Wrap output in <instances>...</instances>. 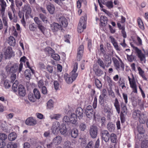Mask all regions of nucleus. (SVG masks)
Masks as SVG:
<instances>
[{
  "instance_id": "nucleus-31",
  "label": "nucleus",
  "mask_w": 148,
  "mask_h": 148,
  "mask_svg": "<svg viewBox=\"0 0 148 148\" xmlns=\"http://www.w3.org/2000/svg\"><path fill=\"white\" fill-rule=\"evenodd\" d=\"M97 63L99 66L102 69H105L106 67V64H104L103 61L100 58L98 59Z\"/></svg>"
},
{
  "instance_id": "nucleus-4",
  "label": "nucleus",
  "mask_w": 148,
  "mask_h": 148,
  "mask_svg": "<svg viewBox=\"0 0 148 148\" xmlns=\"http://www.w3.org/2000/svg\"><path fill=\"white\" fill-rule=\"evenodd\" d=\"M18 64L14 63L12 65H8L5 68V70L8 73H14L18 71Z\"/></svg>"
},
{
  "instance_id": "nucleus-13",
  "label": "nucleus",
  "mask_w": 148,
  "mask_h": 148,
  "mask_svg": "<svg viewBox=\"0 0 148 148\" xmlns=\"http://www.w3.org/2000/svg\"><path fill=\"white\" fill-rule=\"evenodd\" d=\"M18 95L20 96H24L26 93V90L25 87L21 84L19 85L18 89Z\"/></svg>"
},
{
  "instance_id": "nucleus-61",
  "label": "nucleus",
  "mask_w": 148,
  "mask_h": 148,
  "mask_svg": "<svg viewBox=\"0 0 148 148\" xmlns=\"http://www.w3.org/2000/svg\"><path fill=\"white\" fill-rule=\"evenodd\" d=\"M38 27L40 30L41 31V32L44 34L45 28L42 25V24L38 26Z\"/></svg>"
},
{
  "instance_id": "nucleus-51",
  "label": "nucleus",
  "mask_w": 148,
  "mask_h": 148,
  "mask_svg": "<svg viewBox=\"0 0 148 148\" xmlns=\"http://www.w3.org/2000/svg\"><path fill=\"white\" fill-rule=\"evenodd\" d=\"M45 50L47 53L51 55L55 53L54 50L49 47H47L46 48Z\"/></svg>"
},
{
  "instance_id": "nucleus-56",
  "label": "nucleus",
  "mask_w": 148,
  "mask_h": 148,
  "mask_svg": "<svg viewBox=\"0 0 148 148\" xmlns=\"http://www.w3.org/2000/svg\"><path fill=\"white\" fill-rule=\"evenodd\" d=\"M52 58L55 60H59L60 59V57L59 55L57 54L53 53L51 55Z\"/></svg>"
},
{
  "instance_id": "nucleus-24",
  "label": "nucleus",
  "mask_w": 148,
  "mask_h": 148,
  "mask_svg": "<svg viewBox=\"0 0 148 148\" xmlns=\"http://www.w3.org/2000/svg\"><path fill=\"white\" fill-rule=\"evenodd\" d=\"M62 141V137L58 136L54 138L52 142L55 145H57L60 144Z\"/></svg>"
},
{
  "instance_id": "nucleus-35",
  "label": "nucleus",
  "mask_w": 148,
  "mask_h": 148,
  "mask_svg": "<svg viewBox=\"0 0 148 148\" xmlns=\"http://www.w3.org/2000/svg\"><path fill=\"white\" fill-rule=\"evenodd\" d=\"M121 111L120 113H127V109L126 105L123 102L121 103Z\"/></svg>"
},
{
  "instance_id": "nucleus-20",
  "label": "nucleus",
  "mask_w": 148,
  "mask_h": 148,
  "mask_svg": "<svg viewBox=\"0 0 148 148\" xmlns=\"http://www.w3.org/2000/svg\"><path fill=\"white\" fill-rule=\"evenodd\" d=\"M59 22L62 25L63 27H66L68 24V22L66 19L64 17H61L59 18Z\"/></svg>"
},
{
  "instance_id": "nucleus-43",
  "label": "nucleus",
  "mask_w": 148,
  "mask_h": 148,
  "mask_svg": "<svg viewBox=\"0 0 148 148\" xmlns=\"http://www.w3.org/2000/svg\"><path fill=\"white\" fill-rule=\"evenodd\" d=\"M141 148H148V140H145L142 141L141 143Z\"/></svg>"
},
{
  "instance_id": "nucleus-18",
  "label": "nucleus",
  "mask_w": 148,
  "mask_h": 148,
  "mask_svg": "<svg viewBox=\"0 0 148 148\" xmlns=\"http://www.w3.org/2000/svg\"><path fill=\"white\" fill-rule=\"evenodd\" d=\"M136 51L137 56L138 58L140 59L141 61H142L145 60V55L143 54L141 50L139 49L138 48H136Z\"/></svg>"
},
{
  "instance_id": "nucleus-21",
  "label": "nucleus",
  "mask_w": 148,
  "mask_h": 148,
  "mask_svg": "<svg viewBox=\"0 0 148 148\" xmlns=\"http://www.w3.org/2000/svg\"><path fill=\"white\" fill-rule=\"evenodd\" d=\"M13 12L9 11L8 12V15L10 20L13 22H15L17 21L16 17H15L13 9Z\"/></svg>"
},
{
  "instance_id": "nucleus-52",
  "label": "nucleus",
  "mask_w": 148,
  "mask_h": 148,
  "mask_svg": "<svg viewBox=\"0 0 148 148\" xmlns=\"http://www.w3.org/2000/svg\"><path fill=\"white\" fill-rule=\"evenodd\" d=\"M61 116V115L59 114H53L50 116V117L51 119H55L58 120Z\"/></svg>"
},
{
  "instance_id": "nucleus-40",
  "label": "nucleus",
  "mask_w": 148,
  "mask_h": 148,
  "mask_svg": "<svg viewBox=\"0 0 148 148\" xmlns=\"http://www.w3.org/2000/svg\"><path fill=\"white\" fill-rule=\"evenodd\" d=\"M8 43L10 45L14 46L16 43V40L12 36H10L9 38Z\"/></svg>"
},
{
  "instance_id": "nucleus-16",
  "label": "nucleus",
  "mask_w": 148,
  "mask_h": 148,
  "mask_svg": "<svg viewBox=\"0 0 148 148\" xmlns=\"http://www.w3.org/2000/svg\"><path fill=\"white\" fill-rule=\"evenodd\" d=\"M110 39L111 43L112 44L115 49L117 51H120L121 48L118 46V43L115 39L112 36H110Z\"/></svg>"
},
{
  "instance_id": "nucleus-39",
  "label": "nucleus",
  "mask_w": 148,
  "mask_h": 148,
  "mask_svg": "<svg viewBox=\"0 0 148 148\" xmlns=\"http://www.w3.org/2000/svg\"><path fill=\"white\" fill-rule=\"evenodd\" d=\"M139 74L145 80H147V78L145 76L144 71H143L140 67L138 68Z\"/></svg>"
},
{
  "instance_id": "nucleus-45",
  "label": "nucleus",
  "mask_w": 148,
  "mask_h": 148,
  "mask_svg": "<svg viewBox=\"0 0 148 148\" xmlns=\"http://www.w3.org/2000/svg\"><path fill=\"white\" fill-rule=\"evenodd\" d=\"M86 115L88 118L91 119L93 116H95V112L93 111L86 112Z\"/></svg>"
},
{
  "instance_id": "nucleus-37",
  "label": "nucleus",
  "mask_w": 148,
  "mask_h": 148,
  "mask_svg": "<svg viewBox=\"0 0 148 148\" xmlns=\"http://www.w3.org/2000/svg\"><path fill=\"white\" fill-rule=\"evenodd\" d=\"M17 137V135L14 132L10 133L8 136V139L9 140L12 141L15 140Z\"/></svg>"
},
{
  "instance_id": "nucleus-19",
  "label": "nucleus",
  "mask_w": 148,
  "mask_h": 148,
  "mask_svg": "<svg viewBox=\"0 0 148 148\" xmlns=\"http://www.w3.org/2000/svg\"><path fill=\"white\" fill-rule=\"evenodd\" d=\"M51 29L55 32L60 29L62 28L61 25L55 22L51 25Z\"/></svg>"
},
{
  "instance_id": "nucleus-41",
  "label": "nucleus",
  "mask_w": 148,
  "mask_h": 148,
  "mask_svg": "<svg viewBox=\"0 0 148 148\" xmlns=\"http://www.w3.org/2000/svg\"><path fill=\"white\" fill-rule=\"evenodd\" d=\"M110 138L111 142L113 143H116L117 141L116 135L114 133H112L110 135Z\"/></svg>"
},
{
  "instance_id": "nucleus-64",
  "label": "nucleus",
  "mask_w": 148,
  "mask_h": 148,
  "mask_svg": "<svg viewBox=\"0 0 148 148\" xmlns=\"http://www.w3.org/2000/svg\"><path fill=\"white\" fill-rule=\"evenodd\" d=\"M93 144L94 142L91 140L88 143L85 148H92L93 147Z\"/></svg>"
},
{
  "instance_id": "nucleus-57",
  "label": "nucleus",
  "mask_w": 148,
  "mask_h": 148,
  "mask_svg": "<svg viewBox=\"0 0 148 148\" xmlns=\"http://www.w3.org/2000/svg\"><path fill=\"white\" fill-rule=\"evenodd\" d=\"M29 28L31 31H34L36 29V27L35 24L33 23L29 25Z\"/></svg>"
},
{
  "instance_id": "nucleus-15",
  "label": "nucleus",
  "mask_w": 148,
  "mask_h": 148,
  "mask_svg": "<svg viewBox=\"0 0 148 148\" xmlns=\"http://www.w3.org/2000/svg\"><path fill=\"white\" fill-rule=\"evenodd\" d=\"M107 130L110 132H113L115 130V125L111 122H109L107 125Z\"/></svg>"
},
{
  "instance_id": "nucleus-54",
  "label": "nucleus",
  "mask_w": 148,
  "mask_h": 148,
  "mask_svg": "<svg viewBox=\"0 0 148 148\" xmlns=\"http://www.w3.org/2000/svg\"><path fill=\"white\" fill-rule=\"evenodd\" d=\"M130 87L132 88L133 89V92L134 93H137V86L136 82H135L132 84L130 85Z\"/></svg>"
},
{
  "instance_id": "nucleus-58",
  "label": "nucleus",
  "mask_w": 148,
  "mask_h": 148,
  "mask_svg": "<svg viewBox=\"0 0 148 148\" xmlns=\"http://www.w3.org/2000/svg\"><path fill=\"white\" fill-rule=\"evenodd\" d=\"M103 4H106L107 6L109 8H111L113 7V2L112 1H109L107 2L106 3H103Z\"/></svg>"
},
{
  "instance_id": "nucleus-12",
  "label": "nucleus",
  "mask_w": 148,
  "mask_h": 148,
  "mask_svg": "<svg viewBox=\"0 0 148 148\" xmlns=\"http://www.w3.org/2000/svg\"><path fill=\"white\" fill-rule=\"evenodd\" d=\"M7 135L4 133L0 134V148H3L6 145L4 141L7 138Z\"/></svg>"
},
{
  "instance_id": "nucleus-6",
  "label": "nucleus",
  "mask_w": 148,
  "mask_h": 148,
  "mask_svg": "<svg viewBox=\"0 0 148 148\" xmlns=\"http://www.w3.org/2000/svg\"><path fill=\"white\" fill-rule=\"evenodd\" d=\"M3 51L6 59L11 58L13 55L12 49L10 47L4 48Z\"/></svg>"
},
{
  "instance_id": "nucleus-5",
  "label": "nucleus",
  "mask_w": 148,
  "mask_h": 148,
  "mask_svg": "<svg viewBox=\"0 0 148 148\" xmlns=\"http://www.w3.org/2000/svg\"><path fill=\"white\" fill-rule=\"evenodd\" d=\"M68 115L71 114V118L70 119L67 116H66L64 117L63 119V124H65L66 123L67 124H74V117L73 115L74 113H72L71 112V110H69L67 113Z\"/></svg>"
},
{
  "instance_id": "nucleus-7",
  "label": "nucleus",
  "mask_w": 148,
  "mask_h": 148,
  "mask_svg": "<svg viewBox=\"0 0 148 148\" xmlns=\"http://www.w3.org/2000/svg\"><path fill=\"white\" fill-rule=\"evenodd\" d=\"M100 135L102 140H103L106 142H107L109 141L110 134L107 130H101Z\"/></svg>"
},
{
  "instance_id": "nucleus-53",
  "label": "nucleus",
  "mask_w": 148,
  "mask_h": 148,
  "mask_svg": "<svg viewBox=\"0 0 148 148\" xmlns=\"http://www.w3.org/2000/svg\"><path fill=\"white\" fill-rule=\"evenodd\" d=\"M127 59L128 61L130 62H132L135 59V56L132 55V54L130 55H129L128 54H127Z\"/></svg>"
},
{
  "instance_id": "nucleus-59",
  "label": "nucleus",
  "mask_w": 148,
  "mask_h": 148,
  "mask_svg": "<svg viewBox=\"0 0 148 148\" xmlns=\"http://www.w3.org/2000/svg\"><path fill=\"white\" fill-rule=\"evenodd\" d=\"M132 78H130L129 76H128V80L129 81L130 85L136 82L134 77L132 74Z\"/></svg>"
},
{
  "instance_id": "nucleus-46",
  "label": "nucleus",
  "mask_w": 148,
  "mask_h": 148,
  "mask_svg": "<svg viewBox=\"0 0 148 148\" xmlns=\"http://www.w3.org/2000/svg\"><path fill=\"white\" fill-rule=\"evenodd\" d=\"M137 20L138 24L140 28L142 30L144 29V27L141 19L139 17L138 18Z\"/></svg>"
},
{
  "instance_id": "nucleus-60",
  "label": "nucleus",
  "mask_w": 148,
  "mask_h": 148,
  "mask_svg": "<svg viewBox=\"0 0 148 148\" xmlns=\"http://www.w3.org/2000/svg\"><path fill=\"white\" fill-rule=\"evenodd\" d=\"M4 85L5 88H9L11 86V85L10 84L8 80L7 79L5 80L4 83Z\"/></svg>"
},
{
  "instance_id": "nucleus-29",
  "label": "nucleus",
  "mask_w": 148,
  "mask_h": 148,
  "mask_svg": "<svg viewBox=\"0 0 148 148\" xmlns=\"http://www.w3.org/2000/svg\"><path fill=\"white\" fill-rule=\"evenodd\" d=\"M107 18L104 16H101L100 17V21L101 25L103 26H106L107 23Z\"/></svg>"
},
{
  "instance_id": "nucleus-14",
  "label": "nucleus",
  "mask_w": 148,
  "mask_h": 148,
  "mask_svg": "<svg viewBox=\"0 0 148 148\" xmlns=\"http://www.w3.org/2000/svg\"><path fill=\"white\" fill-rule=\"evenodd\" d=\"M37 123V121L33 117H29L25 121L26 125L30 126L35 125Z\"/></svg>"
},
{
  "instance_id": "nucleus-33",
  "label": "nucleus",
  "mask_w": 148,
  "mask_h": 148,
  "mask_svg": "<svg viewBox=\"0 0 148 148\" xmlns=\"http://www.w3.org/2000/svg\"><path fill=\"white\" fill-rule=\"evenodd\" d=\"M25 77L29 79L31 77V76L33 74H32L31 70L26 69L24 73Z\"/></svg>"
},
{
  "instance_id": "nucleus-10",
  "label": "nucleus",
  "mask_w": 148,
  "mask_h": 148,
  "mask_svg": "<svg viewBox=\"0 0 148 148\" xmlns=\"http://www.w3.org/2000/svg\"><path fill=\"white\" fill-rule=\"evenodd\" d=\"M84 51V46L83 45H81L77 49V60L79 61L82 58Z\"/></svg>"
},
{
  "instance_id": "nucleus-36",
  "label": "nucleus",
  "mask_w": 148,
  "mask_h": 148,
  "mask_svg": "<svg viewBox=\"0 0 148 148\" xmlns=\"http://www.w3.org/2000/svg\"><path fill=\"white\" fill-rule=\"evenodd\" d=\"M141 115L140 112L138 110H135L132 113L133 117L134 119L139 118Z\"/></svg>"
},
{
  "instance_id": "nucleus-44",
  "label": "nucleus",
  "mask_w": 148,
  "mask_h": 148,
  "mask_svg": "<svg viewBox=\"0 0 148 148\" xmlns=\"http://www.w3.org/2000/svg\"><path fill=\"white\" fill-rule=\"evenodd\" d=\"M146 118L144 117L143 114H142L139 117V121L141 124H144L145 123Z\"/></svg>"
},
{
  "instance_id": "nucleus-25",
  "label": "nucleus",
  "mask_w": 148,
  "mask_h": 148,
  "mask_svg": "<svg viewBox=\"0 0 148 148\" xmlns=\"http://www.w3.org/2000/svg\"><path fill=\"white\" fill-rule=\"evenodd\" d=\"M93 70L95 74L98 76H100L103 74V71L99 67L97 68H94Z\"/></svg>"
},
{
  "instance_id": "nucleus-9",
  "label": "nucleus",
  "mask_w": 148,
  "mask_h": 148,
  "mask_svg": "<svg viewBox=\"0 0 148 148\" xmlns=\"http://www.w3.org/2000/svg\"><path fill=\"white\" fill-rule=\"evenodd\" d=\"M89 133L91 137L93 138H95L98 134V128L94 125H93L90 127Z\"/></svg>"
},
{
  "instance_id": "nucleus-47",
  "label": "nucleus",
  "mask_w": 148,
  "mask_h": 148,
  "mask_svg": "<svg viewBox=\"0 0 148 148\" xmlns=\"http://www.w3.org/2000/svg\"><path fill=\"white\" fill-rule=\"evenodd\" d=\"M137 130L140 134H143L145 132V130L143 128V125L140 124L137 126Z\"/></svg>"
},
{
  "instance_id": "nucleus-30",
  "label": "nucleus",
  "mask_w": 148,
  "mask_h": 148,
  "mask_svg": "<svg viewBox=\"0 0 148 148\" xmlns=\"http://www.w3.org/2000/svg\"><path fill=\"white\" fill-rule=\"evenodd\" d=\"M18 144L12 142L9 143L7 145V148H18Z\"/></svg>"
},
{
  "instance_id": "nucleus-63",
  "label": "nucleus",
  "mask_w": 148,
  "mask_h": 148,
  "mask_svg": "<svg viewBox=\"0 0 148 148\" xmlns=\"http://www.w3.org/2000/svg\"><path fill=\"white\" fill-rule=\"evenodd\" d=\"M40 16L42 21L44 22H46L47 21V19L46 17L42 14H40Z\"/></svg>"
},
{
  "instance_id": "nucleus-22",
  "label": "nucleus",
  "mask_w": 148,
  "mask_h": 148,
  "mask_svg": "<svg viewBox=\"0 0 148 148\" xmlns=\"http://www.w3.org/2000/svg\"><path fill=\"white\" fill-rule=\"evenodd\" d=\"M103 56L104 58V60L106 63V67H109L112 63V60L110 57L106 53L103 55Z\"/></svg>"
},
{
  "instance_id": "nucleus-11",
  "label": "nucleus",
  "mask_w": 148,
  "mask_h": 148,
  "mask_svg": "<svg viewBox=\"0 0 148 148\" xmlns=\"http://www.w3.org/2000/svg\"><path fill=\"white\" fill-rule=\"evenodd\" d=\"M23 11L25 12V17L26 18H28L31 13L32 9L29 5L27 4L24 5L23 8Z\"/></svg>"
},
{
  "instance_id": "nucleus-3",
  "label": "nucleus",
  "mask_w": 148,
  "mask_h": 148,
  "mask_svg": "<svg viewBox=\"0 0 148 148\" xmlns=\"http://www.w3.org/2000/svg\"><path fill=\"white\" fill-rule=\"evenodd\" d=\"M34 95L32 93H30L28 96L29 100L32 102L35 101L36 99H39L40 97V93L38 90L35 88L33 90Z\"/></svg>"
},
{
  "instance_id": "nucleus-17",
  "label": "nucleus",
  "mask_w": 148,
  "mask_h": 148,
  "mask_svg": "<svg viewBox=\"0 0 148 148\" xmlns=\"http://www.w3.org/2000/svg\"><path fill=\"white\" fill-rule=\"evenodd\" d=\"M83 109L81 107H78L77 109L75 112V115L77 119V118L79 119L82 118L83 116Z\"/></svg>"
},
{
  "instance_id": "nucleus-1",
  "label": "nucleus",
  "mask_w": 148,
  "mask_h": 148,
  "mask_svg": "<svg viewBox=\"0 0 148 148\" xmlns=\"http://www.w3.org/2000/svg\"><path fill=\"white\" fill-rule=\"evenodd\" d=\"M114 105L116 111L118 114L120 113V117L121 123H123L126 120V117L127 113H120V107L119 101L117 98L115 100Z\"/></svg>"
},
{
  "instance_id": "nucleus-32",
  "label": "nucleus",
  "mask_w": 148,
  "mask_h": 148,
  "mask_svg": "<svg viewBox=\"0 0 148 148\" xmlns=\"http://www.w3.org/2000/svg\"><path fill=\"white\" fill-rule=\"evenodd\" d=\"M0 2L1 3L0 5L1 7V13L3 14L5 11V8L6 7V3L4 0H0Z\"/></svg>"
},
{
  "instance_id": "nucleus-27",
  "label": "nucleus",
  "mask_w": 148,
  "mask_h": 148,
  "mask_svg": "<svg viewBox=\"0 0 148 148\" xmlns=\"http://www.w3.org/2000/svg\"><path fill=\"white\" fill-rule=\"evenodd\" d=\"M60 125V123L56 121L53 123L51 129L53 132L54 133L55 132H56V131L58 130Z\"/></svg>"
},
{
  "instance_id": "nucleus-2",
  "label": "nucleus",
  "mask_w": 148,
  "mask_h": 148,
  "mask_svg": "<svg viewBox=\"0 0 148 148\" xmlns=\"http://www.w3.org/2000/svg\"><path fill=\"white\" fill-rule=\"evenodd\" d=\"M87 19V16L86 14L81 17L77 27V31L79 33L83 32L84 29L86 28Z\"/></svg>"
},
{
  "instance_id": "nucleus-42",
  "label": "nucleus",
  "mask_w": 148,
  "mask_h": 148,
  "mask_svg": "<svg viewBox=\"0 0 148 148\" xmlns=\"http://www.w3.org/2000/svg\"><path fill=\"white\" fill-rule=\"evenodd\" d=\"M95 85L97 88L100 89L101 88L102 86V84L101 81L98 79L96 78L95 79Z\"/></svg>"
},
{
  "instance_id": "nucleus-38",
  "label": "nucleus",
  "mask_w": 148,
  "mask_h": 148,
  "mask_svg": "<svg viewBox=\"0 0 148 148\" xmlns=\"http://www.w3.org/2000/svg\"><path fill=\"white\" fill-rule=\"evenodd\" d=\"M62 127L60 129V133L62 134H65L67 132V129L65 124H63L61 125Z\"/></svg>"
},
{
  "instance_id": "nucleus-23",
  "label": "nucleus",
  "mask_w": 148,
  "mask_h": 148,
  "mask_svg": "<svg viewBox=\"0 0 148 148\" xmlns=\"http://www.w3.org/2000/svg\"><path fill=\"white\" fill-rule=\"evenodd\" d=\"M26 58L25 56L21 57L20 59V64L19 65V67L18 69V73H20L22 71L23 67V63H25V62Z\"/></svg>"
},
{
  "instance_id": "nucleus-50",
  "label": "nucleus",
  "mask_w": 148,
  "mask_h": 148,
  "mask_svg": "<svg viewBox=\"0 0 148 148\" xmlns=\"http://www.w3.org/2000/svg\"><path fill=\"white\" fill-rule=\"evenodd\" d=\"M54 102L52 99L49 100L47 103V106L48 108L51 109L53 107Z\"/></svg>"
},
{
  "instance_id": "nucleus-55",
  "label": "nucleus",
  "mask_w": 148,
  "mask_h": 148,
  "mask_svg": "<svg viewBox=\"0 0 148 148\" xmlns=\"http://www.w3.org/2000/svg\"><path fill=\"white\" fill-rule=\"evenodd\" d=\"M79 127L81 131H84L86 129V125L84 123H81L79 125Z\"/></svg>"
},
{
  "instance_id": "nucleus-62",
  "label": "nucleus",
  "mask_w": 148,
  "mask_h": 148,
  "mask_svg": "<svg viewBox=\"0 0 148 148\" xmlns=\"http://www.w3.org/2000/svg\"><path fill=\"white\" fill-rule=\"evenodd\" d=\"M34 20L35 23L38 26L42 24V22L40 20L38 17H35L34 18Z\"/></svg>"
},
{
  "instance_id": "nucleus-34",
  "label": "nucleus",
  "mask_w": 148,
  "mask_h": 148,
  "mask_svg": "<svg viewBox=\"0 0 148 148\" xmlns=\"http://www.w3.org/2000/svg\"><path fill=\"white\" fill-rule=\"evenodd\" d=\"M47 9L50 14H52L54 13L55 8L53 5L52 4L48 5L47 6Z\"/></svg>"
},
{
  "instance_id": "nucleus-8",
  "label": "nucleus",
  "mask_w": 148,
  "mask_h": 148,
  "mask_svg": "<svg viewBox=\"0 0 148 148\" xmlns=\"http://www.w3.org/2000/svg\"><path fill=\"white\" fill-rule=\"evenodd\" d=\"M64 78L66 82L68 84H71L73 82L74 79V68L69 74L67 73L65 74Z\"/></svg>"
},
{
  "instance_id": "nucleus-49",
  "label": "nucleus",
  "mask_w": 148,
  "mask_h": 148,
  "mask_svg": "<svg viewBox=\"0 0 148 148\" xmlns=\"http://www.w3.org/2000/svg\"><path fill=\"white\" fill-rule=\"evenodd\" d=\"M119 86L122 87V89H123L124 88H126L125 86V81L123 79H121V78H119L118 82Z\"/></svg>"
},
{
  "instance_id": "nucleus-48",
  "label": "nucleus",
  "mask_w": 148,
  "mask_h": 148,
  "mask_svg": "<svg viewBox=\"0 0 148 148\" xmlns=\"http://www.w3.org/2000/svg\"><path fill=\"white\" fill-rule=\"evenodd\" d=\"M18 84V82L16 80L14 83H13L12 85V89L14 92H16L17 91V88Z\"/></svg>"
},
{
  "instance_id": "nucleus-28",
  "label": "nucleus",
  "mask_w": 148,
  "mask_h": 148,
  "mask_svg": "<svg viewBox=\"0 0 148 148\" xmlns=\"http://www.w3.org/2000/svg\"><path fill=\"white\" fill-rule=\"evenodd\" d=\"M1 8L0 11L1 12V14L2 16V21L3 22V25H4V27H8V18L6 17L3 16L4 15V14L5 12V10L4 12V13L3 14H2L1 13Z\"/></svg>"
},
{
  "instance_id": "nucleus-26",
  "label": "nucleus",
  "mask_w": 148,
  "mask_h": 148,
  "mask_svg": "<svg viewBox=\"0 0 148 148\" xmlns=\"http://www.w3.org/2000/svg\"><path fill=\"white\" fill-rule=\"evenodd\" d=\"M112 60L115 69L118 71L121 67L120 63L119 61L116 58H112Z\"/></svg>"
}]
</instances>
